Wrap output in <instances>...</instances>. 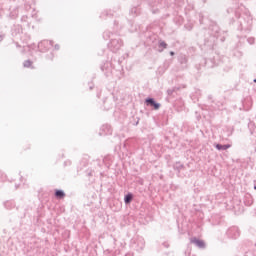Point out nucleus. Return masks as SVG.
Masks as SVG:
<instances>
[{
  "mask_svg": "<svg viewBox=\"0 0 256 256\" xmlns=\"http://www.w3.org/2000/svg\"><path fill=\"white\" fill-rule=\"evenodd\" d=\"M244 11V12H243ZM228 15L233 13L235 15L236 25L240 34L237 35L238 43L236 44L237 49L243 47V44L247 41V35L251 33V27H253V17L245 10V7L240 8H228Z\"/></svg>",
  "mask_w": 256,
  "mask_h": 256,
  "instance_id": "f257e3e1",
  "label": "nucleus"
},
{
  "mask_svg": "<svg viewBox=\"0 0 256 256\" xmlns=\"http://www.w3.org/2000/svg\"><path fill=\"white\" fill-rule=\"evenodd\" d=\"M103 39L106 41L110 39L107 47L112 53H117V51L123 47V40L119 37V35H117V33L106 30L103 32Z\"/></svg>",
  "mask_w": 256,
  "mask_h": 256,
  "instance_id": "f03ea898",
  "label": "nucleus"
},
{
  "mask_svg": "<svg viewBox=\"0 0 256 256\" xmlns=\"http://www.w3.org/2000/svg\"><path fill=\"white\" fill-rule=\"evenodd\" d=\"M208 35L210 36L205 38L204 45L209 49H213L215 43H217V39H219V36L221 35V29L217 24L211 25L209 27Z\"/></svg>",
  "mask_w": 256,
  "mask_h": 256,
  "instance_id": "7ed1b4c3",
  "label": "nucleus"
},
{
  "mask_svg": "<svg viewBox=\"0 0 256 256\" xmlns=\"http://www.w3.org/2000/svg\"><path fill=\"white\" fill-rule=\"evenodd\" d=\"M51 47H53V40H42L38 43V51L40 53H47Z\"/></svg>",
  "mask_w": 256,
  "mask_h": 256,
  "instance_id": "20e7f679",
  "label": "nucleus"
},
{
  "mask_svg": "<svg viewBox=\"0 0 256 256\" xmlns=\"http://www.w3.org/2000/svg\"><path fill=\"white\" fill-rule=\"evenodd\" d=\"M226 235L229 237V239H238V237L241 235V231L239 230V227L232 226L228 228Z\"/></svg>",
  "mask_w": 256,
  "mask_h": 256,
  "instance_id": "39448f33",
  "label": "nucleus"
},
{
  "mask_svg": "<svg viewBox=\"0 0 256 256\" xmlns=\"http://www.w3.org/2000/svg\"><path fill=\"white\" fill-rule=\"evenodd\" d=\"M145 105L147 107H152L155 111H159V109H161V103L157 102L153 97L146 98Z\"/></svg>",
  "mask_w": 256,
  "mask_h": 256,
  "instance_id": "423d86ee",
  "label": "nucleus"
},
{
  "mask_svg": "<svg viewBox=\"0 0 256 256\" xmlns=\"http://www.w3.org/2000/svg\"><path fill=\"white\" fill-rule=\"evenodd\" d=\"M101 72L104 73L106 77H110L113 73V68L111 67V62L106 61L100 66Z\"/></svg>",
  "mask_w": 256,
  "mask_h": 256,
  "instance_id": "0eeeda50",
  "label": "nucleus"
},
{
  "mask_svg": "<svg viewBox=\"0 0 256 256\" xmlns=\"http://www.w3.org/2000/svg\"><path fill=\"white\" fill-rule=\"evenodd\" d=\"M133 247H134L135 251H137L138 253H141V251H143V249H145V239H143L142 237H138L134 241Z\"/></svg>",
  "mask_w": 256,
  "mask_h": 256,
  "instance_id": "6e6552de",
  "label": "nucleus"
},
{
  "mask_svg": "<svg viewBox=\"0 0 256 256\" xmlns=\"http://www.w3.org/2000/svg\"><path fill=\"white\" fill-rule=\"evenodd\" d=\"M17 17H19V7H10L7 18L10 20H15Z\"/></svg>",
  "mask_w": 256,
  "mask_h": 256,
  "instance_id": "1a4fd4ad",
  "label": "nucleus"
},
{
  "mask_svg": "<svg viewBox=\"0 0 256 256\" xmlns=\"http://www.w3.org/2000/svg\"><path fill=\"white\" fill-rule=\"evenodd\" d=\"M190 243H193L198 249H206L207 244H205V241L198 239L197 237H193L190 239Z\"/></svg>",
  "mask_w": 256,
  "mask_h": 256,
  "instance_id": "9d476101",
  "label": "nucleus"
},
{
  "mask_svg": "<svg viewBox=\"0 0 256 256\" xmlns=\"http://www.w3.org/2000/svg\"><path fill=\"white\" fill-rule=\"evenodd\" d=\"M100 131V135H113V128L109 124L102 125Z\"/></svg>",
  "mask_w": 256,
  "mask_h": 256,
  "instance_id": "9b49d317",
  "label": "nucleus"
},
{
  "mask_svg": "<svg viewBox=\"0 0 256 256\" xmlns=\"http://www.w3.org/2000/svg\"><path fill=\"white\" fill-rule=\"evenodd\" d=\"M129 14L132 17H137V15H141V8H139V6H133L132 8H130Z\"/></svg>",
  "mask_w": 256,
  "mask_h": 256,
  "instance_id": "f8f14e48",
  "label": "nucleus"
},
{
  "mask_svg": "<svg viewBox=\"0 0 256 256\" xmlns=\"http://www.w3.org/2000/svg\"><path fill=\"white\" fill-rule=\"evenodd\" d=\"M244 205L246 207H251L253 205V196H251V194H246L244 196Z\"/></svg>",
  "mask_w": 256,
  "mask_h": 256,
  "instance_id": "ddd939ff",
  "label": "nucleus"
},
{
  "mask_svg": "<svg viewBox=\"0 0 256 256\" xmlns=\"http://www.w3.org/2000/svg\"><path fill=\"white\" fill-rule=\"evenodd\" d=\"M54 197L56 199H65V191H63L62 189H56L54 191Z\"/></svg>",
  "mask_w": 256,
  "mask_h": 256,
  "instance_id": "4468645a",
  "label": "nucleus"
},
{
  "mask_svg": "<svg viewBox=\"0 0 256 256\" xmlns=\"http://www.w3.org/2000/svg\"><path fill=\"white\" fill-rule=\"evenodd\" d=\"M5 209H8V211H11V209H15V201L13 200H7L4 202Z\"/></svg>",
  "mask_w": 256,
  "mask_h": 256,
  "instance_id": "2eb2a0df",
  "label": "nucleus"
},
{
  "mask_svg": "<svg viewBox=\"0 0 256 256\" xmlns=\"http://www.w3.org/2000/svg\"><path fill=\"white\" fill-rule=\"evenodd\" d=\"M230 144H216L215 145V149H217V151H227V149H230Z\"/></svg>",
  "mask_w": 256,
  "mask_h": 256,
  "instance_id": "dca6fc26",
  "label": "nucleus"
},
{
  "mask_svg": "<svg viewBox=\"0 0 256 256\" xmlns=\"http://www.w3.org/2000/svg\"><path fill=\"white\" fill-rule=\"evenodd\" d=\"M158 47H159V53H163V51H165V49H167L168 44H166V42L163 40H159Z\"/></svg>",
  "mask_w": 256,
  "mask_h": 256,
  "instance_id": "f3484780",
  "label": "nucleus"
},
{
  "mask_svg": "<svg viewBox=\"0 0 256 256\" xmlns=\"http://www.w3.org/2000/svg\"><path fill=\"white\" fill-rule=\"evenodd\" d=\"M173 169L174 171H177V173H181V170L185 169V165L178 161L173 165Z\"/></svg>",
  "mask_w": 256,
  "mask_h": 256,
  "instance_id": "a211bd4d",
  "label": "nucleus"
},
{
  "mask_svg": "<svg viewBox=\"0 0 256 256\" xmlns=\"http://www.w3.org/2000/svg\"><path fill=\"white\" fill-rule=\"evenodd\" d=\"M131 201H133V193L128 192V193L124 196V203H125V205H129V204H131Z\"/></svg>",
  "mask_w": 256,
  "mask_h": 256,
  "instance_id": "6ab92c4d",
  "label": "nucleus"
},
{
  "mask_svg": "<svg viewBox=\"0 0 256 256\" xmlns=\"http://www.w3.org/2000/svg\"><path fill=\"white\" fill-rule=\"evenodd\" d=\"M248 129H249L250 135H253V133H255V129H256L255 122L250 120L248 122Z\"/></svg>",
  "mask_w": 256,
  "mask_h": 256,
  "instance_id": "aec40b11",
  "label": "nucleus"
},
{
  "mask_svg": "<svg viewBox=\"0 0 256 256\" xmlns=\"http://www.w3.org/2000/svg\"><path fill=\"white\" fill-rule=\"evenodd\" d=\"M187 56L180 54L178 56V62L180 63V65H186L187 64Z\"/></svg>",
  "mask_w": 256,
  "mask_h": 256,
  "instance_id": "412c9836",
  "label": "nucleus"
},
{
  "mask_svg": "<svg viewBox=\"0 0 256 256\" xmlns=\"http://www.w3.org/2000/svg\"><path fill=\"white\" fill-rule=\"evenodd\" d=\"M21 33V26L17 25L12 28V35L13 37H17Z\"/></svg>",
  "mask_w": 256,
  "mask_h": 256,
  "instance_id": "4be33fe9",
  "label": "nucleus"
},
{
  "mask_svg": "<svg viewBox=\"0 0 256 256\" xmlns=\"http://www.w3.org/2000/svg\"><path fill=\"white\" fill-rule=\"evenodd\" d=\"M23 67H25L26 69H33V61L25 60L23 62Z\"/></svg>",
  "mask_w": 256,
  "mask_h": 256,
  "instance_id": "5701e85b",
  "label": "nucleus"
},
{
  "mask_svg": "<svg viewBox=\"0 0 256 256\" xmlns=\"http://www.w3.org/2000/svg\"><path fill=\"white\" fill-rule=\"evenodd\" d=\"M113 14L111 12H108L107 10L103 11L100 15L101 19H107V17H112Z\"/></svg>",
  "mask_w": 256,
  "mask_h": 256,
  "instance_id": "b1692460",
  "label": "nucleus"
},
{
  "mask_svg": "<svg viewBox=\"0 0 256 256\" xmlns=\"http://www.w3.org/2000/svg\"><path fill=\"white\" fill-rule=\"evenodd\" d=\"M80 165H82V167H87V165H89V160L87 159V157H84L81 160Z\"/></svg>",
  "mask_w": 256,
  "mask_h": 256,
  "instance_id": "393cba45",
  "label": "nucleus"
},
{
  "mask_svg": "<svg viewBox=\"0 0 256 256\" xmlns=\"http://www.w3.org/2000/svg\"><path fill=\"white\" fill-rule=\"evenodd\" d=\"M21 22H22V23H27V26L29 27V16L23 15V16L21 17Z\"/></svg>",
  "mask_w": 256,
  "mask_h": 256,
  "instance_id": "a878e982",
  "label": "nucleus"
},
{
  "mask_svg": "<svg viewBox=\"0 0 256 256\" xmlns=\"http://www.w3.org/2000/svg\"><path fill=\"white\" fill-rule=\"evenodd\" d=\"M23 1H24L25 9L29 11V9H31V1L29 0H23Z\"/></svg>",
  "mask_w": 256,
  "mask_h": 256,
  "instance_id": "bb28decb",
  "label": "nucleus"
},
{
  "mask_svg": "<svg viewBox=\"0 0 256 256\" xmlns=\"http://www.w3.org/2000/svg\"><path fill=\"white\" fill-rule=\"evenodd\" d=\"M247 43H249V45H254L255 44V38H253V37L247 38Z\"/></svg>",
  "mask_w": 256,
  "mask_h": 256,
  "instance_id": "cd10ccee",
  "label": "nucleus"
},
{
  "mask_svg": "<svg viewBox=\"0 0 256 256\" xmlns=\"http://www.w3.org/2000/svg\"><path fill=\"white\" fill-rule=\"evenodd\" d=\"M234 55H235V57H243V52H241L239 50H235Z\"/></svg>",
  "mask_w": 256,
  "mask_h": 256,
  "instance_id": "c85d7f7f",
  "label": "nucleus"
},
{
  "mask_svg": "<svg viewBox=\"0 0 256 256\" xmlns=\"http://www.w3.org/2000/svg\"><path fill=\"white\" fill-rule=\"evenodd\" d=\"M209 63H211V59L205 60V65H206V67H215L214 64L209 65Z\"/></svg>",
  "mask_w": 256,
  "mask_h": 256,
  "instance_id": "c756f323",
  "label": "nucleus"
},
{
  "mask_svg": "<svg viewBox=\"0 0 256 256\" xmlns=\"http://www.w3.org/2000/svg\"><path fill=\"white\" fill-rule=\"evenodd\" d=\"M173 93H175V88H171V89H168V90H167V94H168L169 96L173 95Z\"/></svg>",
  "mask_w": 256,
  "mask_h": 256,
  "instance_id": "7c9ffc66",
  "label": "nucleus"
},
{
  "mask_svg": "<svg viewBox=\"0 0 256 256\" xmlns=\"http://www.w3.org/2000/svg\"><path fill=\"white\" fill-rule=\"evenodd\" d=\"M87 177H93V170H86Z\"/></svg>",
  "mask_w": 256,
  "mask_h": 256,
  "instance_id": "2f4dec72",
  "label": "nucleus"
},
{
  "mask_svg": "<svg viewBox=\"0 0 256 256\" xmlns=\"http://www.w3.org/2000/svg\"><path fill=\"white\" fill-rule=\"evenodd\" d=\"M7 179V175L3 174V172H0V180L5 181Z\"/></svg>",
  "mask_w": 256,
  "mask_h": 256,
  "instance_id": "473e14b6",
  "label": "nucleus"
},
{
  "mask_svg": "<svg viewBox=\"0 0 256 256\" xmlns=\"http://www.w3.org/2000/svg\"><path fill=\"white\" fill-rule=\"evenodd\" d=\"M69 166H71V160H66L64 162V167H69Z\"/></svg>",
  "mask_w": 256,
  "mask_h": 256,
  "instance_id": "72a5a7b5",
  "label": "nucleus"
},
{
  "mask_svg": "<svg viewBox=\"0 0 256 256\" xmlns=\"http://www.w3.org/2000/svg\"><path fill=\"white\" fill-rule=\"evenodd\" d=\"M109 159V157H105L104 159H103V163H105V165L106 166H110L111 164L110 163H107V160Z\"/></svg>",
  "mask_w": 256,
  "mask_h": 256,
  "instance_id": "f704fd0d",
  "label": "nucleus"
},
{
  "mask_svg": "<svg viewBox=\"0 0 256 256\" xmlns=\"http://www.w3.org/2000/svg\"><path fill=\"white\" fill-rule=\"evenodd\" d=\"M88 85H89L90 91H92V89H94V87H95V85L93 84V82H90Z\"/></svg>",
  "mask_w": 256,
  "mask_h": 256,
  "instance_id": "c9c22d12",
  "label": "nucleus"
},
{
  "mask_svg": "<svg viewBox=\"0 0 256 256\" xmlns=\"http://www.w3.org/2000/svg\"><path fill=\"white\" fill-rule=\"evenodd\" d=\"M199 22L201 25H203V15L199 14Z\"/></svg>",
  "mask_w": 256,
  "mask_h": 256,
  "instance_id": "e433bc0d",
  "label": "nucleus"
},
{
  "mask_svg": "<svg viewBox=\"0 0 256 256\" xmlns=\"http://www.w3.org/2000/svg\"><path fill=\"white\" fill-rule=\"evenodd\" d=\"M163 247H165L166 249H169V242H164L162 243Z\"/></svg>",
  "mask_w": 256,
  "mask_h": 256,
  "instance_id": "4c0bfd02",
  "label": "nucleus"
},
{
  "mask_svg": "<svg viewBox=\"0 0 256 256\" xmlns=\"http://www.w3.org/2000/svg\"><path fill=\"white\" fill-rule=\"evenodd\" d=\"M59 49H60L59 44H55V46H54V51H59Z\"/></svg>",
  "mask_w": 256,
  "mask_h": 256,
  "instance_id": "58836bf2",
  "label": "nucleus"
},
{
  "mask_svg": "<svg viewBox=\"0 0 256 256\" xmlns=\"http://www.w3.org/2000/svg\"><path fill=\"white\" fill-rule=\"evenodd\" d=\"M98 55H105V49H102L100 52H98Z\"/></svg>",
  "mask_w": 256,
  "mask_h": 256,
  "instance_id": "ea45409f",
  "label": "nucleus"
},
{
  "mask_svg": "<svg viewBox=\"0 0 256 256\" xmlns=\"http://www.w3.org/2000/svg\"><path fill=\"white\" fill-rule=\"evenodd\" d=\"M35 15H37V13H35V9H33V12L31 13V17H35Z\"/></svg>",
  "mask_w": 256,
  "mask_h": 256,
  "instance_id": "a19ab883",
  "label": "nucleus"
},
{
  "mask_svg": "<svg viewBox=\"0 0 256 256\" xmlns=\"http://www.w3.org/2000/svg\"><path fill=\"white\" fill-rule=\"evenodd\" d=\"M185 27H186V29H188V31H191V29H193V26H188L187 27V25H185Z\"/></svg>",
  "mask_w": 256,
  "mask_h": 256,
  "instance_id": "79ce46f5",
  "label": "nucleus"
},
{
  "mask_svg": "<svg viewBox=\"0 0 256 256\" xmlns=\"http://www.w3.org/2000/svg\"><path fill=\"white\" fill-rule=\"evenodd\" d=\"M5 39V35H0V43Z\"/></svg>",
  "mask_w": 256,
  "mask_h": 256,
  "instance_id": "37998d69",
  "label": "nucleus"
},
{
  "mask_svg": "<svg viewBox=\"0 0 256 256\" xmlns=\"http://www.w3.org/2000/svg\"><path fill=\"white\" fill-rule=\"evenodd\" d=\"M170 55H171V57H173L175 55V52L174 51H170Z\"/></svg>",
  "mask_w": 256,
  "mask_h": 256,
  "instance_id": "c03bdc74",
  "label": "nucleus"
},
{
  "mask_svg": "<svg viewBox=\"0 0 256 256\" xmlns=\"http://www.w3.org/2000/svg\"><path fill=\"white\" fill-rule=\"evenodd\" d=\"M230 135H233V130H231L230 133H228V137H230Z\"/></svg>",
  "mask_w": 256,
  "mask_h": 256,
  "instance_id": "a18cd8bd",
  "label": "nucleus"
},
{
  "mask_svg": "<svg viewBox=\"0 0 256 256\" xmlns=\"http://www.w3.org/2000/svg\"><path fill=\"white\" fill-rule=\"evenodd\" d=\"M125 256H133V253H127Z\"/></svg>",
  "mask_w": 256,
  "mask_h": 256,
  "instance_id": "49530a36",
  "label": "nucleus"
},
{
  "mask_svg": "<svg viewBox=\"0 0 256 256\" xmlns=\"http://www.w3.org/2000/svg\"><path fill=\"white\" fill-rule=\"evenodd\" d=\"M15 189H19V184H16V185H15Z\"/></svg>",
  "mask_w": 256,
  "mask_h": 256,
  "instance_id": "de8ad7c7",
  "label": "nucleus"
},
{
  "mask_svg": "<svg viewBox=\"0 0 256 256\" xmlns=\"http://www.w3.org/2000/svg\"><path fill=\"white\" fill-rule=\"evenodd\" d=\"M235 22V18H232L231 23Z\"/></svg>",
  "mask_w": 256,
  "mask_h": 256,
  "instance_id": "09e8293b",
  "label": "nucleus"
},
{
  "mask_svg": "<svg viewBox=\"0 0 256 256\" xmlns=\"http://www.w3.org/2000/svg\"><path fill=\"white\" fill-rule=\"evenodd\" d=\"M254 189L256 190V181H255V183H254Z\"/></svg>",
  "mask_w": 256,
  "mask_h": 256,
  "instance_id": "8fccbe9b",
  "label": "nucleus"
},
{
  "mask_svg": "<svg viewBox=\"0 0 256 256\" xmlns=\"http://www.w3.org/2000/svg\"><path fill=\"white\" fill-rule=\"evenodd\" d=\"M135 125H139V120L135 123Z\"/></svg>",
  "mask_w": 256,
  "mask_h": 256,
  "instance_id": "3c124183",
  "label": "nucleus"
},
{
  "mask_svg": "<svg viewBox=\"0 0 256 256\" xmlns=\"http://www.w3.org/2000/svg\"><path fill=\"white\" fill-rule=\"evenodd\" d=\"M20 181H23V176L20 177Z\"/></svg>",
  "mask_w": 256,
  "mask_h": 256,
  "instance_id": "603ef678",
  "label": "nucleus"
},
{
  "mask_svg": "<svg viewBox=\"0 0 256 256\" xmlns=\"http://www.w3.org/2000/svg\"><path fill=\"white\" fill-rule=\"evenodd\" d=\"M114 25H117V21H114Z\"/></svg>",
  "mask_w": 256,
  "mask_h": 256,
  "instance_id": "864d4df0",
  "label": "nucleus"
},
{
  "mask_svg": "<svg viewBox=\"0 0 256 256\" xmlns=\"http://www.w3.org/2000/svg\"><path fill=\"white\" fill-rule=\"evenodd\" d=\"M108 251V253H111V250H107Z\"/></svg>",
  "mask_w": 256,
  "mask_h": 256,
  "instance_id": "5fc2aeb1",
  "label": "nucleus"
},
{
  "mask_svg": "<svg viewBox=\"0 0 256 256\" xmlns=\"http://www.w3.org/2000/svg\"><path fill=\"white\" fill-rule=\"evenodd\" d=\"M254 83H256V78L254 79Z\"/></svg>",
  "mask_w": 256,
  "mask_h": 256,
  "instance_id": "6e6d98bb",
  "label": "nucleus"
},
{
  "mask_svg": "<svg viewBox=\"0 0 256 256\" xmlns=\"http://www.w3.org/2000/svg\"><path fill=\"white\" fill-rule=\"evenodd\" d=\"M244 256H247V253H245Z\"/></svg>",
  "mask_w": 256,
  "mask_h": 256,
  "instance_id": "4d7b16f0",
  "label": "nucleus"
}]
</instances>
